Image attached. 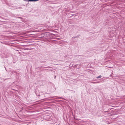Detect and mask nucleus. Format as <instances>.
I'll list each match as a JSON object with an SVG mask.
<instances>
[{"instance_id": "4", "label": "nucleus", "mask_w": 125, "mask_h": 125, "mask_svg": "<svg viewBox=\"0 0 125 125\" xmlns=\"http://www.w3.org/2000/svg\"><path fill=\"white\" fill-rule=\"evenodd\" d=\"M39 0H33V1H38Z\"/></svg>"}, {"instance_id": "1", "label": "nucleus", "mask_w": 125, "mask_h": 125, "mask_svg": "<svg viewBox=\"0 0 125 125\" xmlns=\"http://www.w3.org/2000/svg\"><path fill=\"white\" fill-rule=\"evenodd\" d=\"M101 75H99V76H97L96 77V78H101Z\"/></svg>"}, {"instance_id": "5", "label": "nucleus", "mask_w": 125, "mask_h": 125, "mask_svg": "<svg viewBox=\"0 0 125 125\" xmlns=\"http://www.w3.org/2000/svg\"><path fill=\"white\" fill-rule=\"evenodd\" d=\"M50 27V26H48V28L50 27Z\"/></svg>"}, {"instance_id": "3", "label": "nucleus", "mask_w": 125, "mask_h": 125, "mask_svg": "<svg viewBox=\"0 0 125 125\" xmlns=\"http://www.w3.org/2000/svg\"><path fill=\"white\" fill-rule=\"evenodd\" d=\"M30 1H33V0H28Z\"/></svg>"}, {"instance_id": "2", "label": "nucleus", "mask_w": 125, "mask_h": 125, "mask_svg": "<svg viewBox=\"0 0 125 125\" xmlns=\"http://www.w3.org/2000/svg\"><path fill=\"white\" fill-rule=\"evenodd\" d=\"M91 83H98L97 82H91Z\"/></svg>"}]
</instances>
